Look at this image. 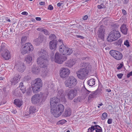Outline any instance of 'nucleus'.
Wrapping results in <instances>:
<instances>
[{"label": "nucleus", "mask_w": 132, "mask_h": 132, "mask_svg": "<svg viewBox=\"0 0 132 132\" xmlns=\"http://www.w3.org/2000/svg\"><path fill=\"white\" fill-rule=\"evenodd\" d=\"M80 69L76 71L78 77L80 79H84L86 78L89 72L90 71L92 67L88 62H82L80 65Z\"/></svg>", "instance_id": "f257e3e1"}, {"label": "nucleus", "mask_w": 132, "mask_h": 132, "mask_svg": "<svg viewBox=\"0 0 132 132\" xmlns=\"http://www.w3.org/2000/svg\"><path fill=\"white\" fill-rule=\"evenodd\" d=\"M39 56L37 60V63L39 64L41 68H45L46 67L48 63L49 60L47 51L41 49L38 53Z\"/></svg>", "instance_id": "f03ea898"}, {"label": "nucleus", "mask_w": 132, "mask_h": 132, "mask_svg": "<svg viewBox=\"0 0 132 132\" xmlns=\"http://www.w3.org/2000/svg\"><path fill=\"white\" fill-rule=\"evenodd\" d=\"M48 94V92H47L44 93L40 92L39 93L35 94L31 98V103L36 104L44 102L47 98Z\"/></svg>", "instance_id": "7ed1b4c3"}, {"label": "nucleus", "mask_w": 132, "mask_h": 132, "mask_svg": "<svg viewBox=\"0 0 132 132\" xmlns=\"http://www.w3.org/2000/svg\"><path fill=\"white\" fill-rule=\"evenodd\" d=\"M31 84L32 90L34 93H37L39 92L40 90V89L43 86L42 80L39 78L35 79Z\"/></svg>", "instance_id": "20e7f679"}, {"label": "nucleus", "mask_w": 132, "mask_h": 132, "mask_svg": "<svg viewBox=\"0 0 132 132\" xmlns=\"http://www.w3.org/2000/svg\"><path fill=\"white\" fill-rule=\"evenodd\" d=\"M64 109V108L63 105L62 104H60L55 106V108H51V112L54 117L57 118L62 114Z\"/></svg>", "instance_id": "39448f33"}, {"label": "nucleus", "mask_w": 132, "mask_h": 132, "mask_svg": "<svg viewBox=\"0 0 132 132\" xmlns=\"http://www.w3.org/2000/svg\"><path fill=\"white\" fill-rule=\"evenodd\" d=\"M60 52L64 55H71L73 52L71 48H69L67 45L62 44L60 45L59 48Z\"/></svg>", "instance_id": "423d86ee"}, {"label": "nucleus", "mask_w": 132, "mask_h": 132, "mask_svg": "<svg viewBox=\"0 0 132 132\" xmlns=\"http://www.w3.org/2000/svg\"><path fill=\"white\" fill-rule=\"evenodd\" d=\"M121 36L120 32L116 30L111 31L107 38V41L111 42L117 40Z\"/></svg>", "instance_id": "0eeeda50"}, {"label": "nucleus", "mask_w": 132, "mask_h": 132, "mask_svg": "<svg viewBox=\"0 0 132 132\" xmlns=\"http://www.w3.org/2000/svg\"><path fill=\"white\" fill-rule=\"evenodd\" d=\"M64 83L66 87L72 88L76 85L77 81L74 77L71 76L66 79Z\"/></svg>", "instance_id": "6e6552de"}, {"label": "nucleus", "mask_w": 132, "mask_h": 132, "mask_svg": "<svg viewBox=\"0 0 132 132\" xmlns=\"http://www.w3.org/2000/svg\"><path fill=\"white\" fill-rule=\"evenodd\" d=\"M66 59L65 57L57 52L55 54L54 60L55 62L59 64H62L63 62L65 61Z\"/></svg>", "instance_id": "1a4fd4ad"}, {"label": "nucleus", "mask_w": 132, "mask_h": 132, "mask_svg": "<svg viewBox=\"0 0 132 132\" xmlns=\"http://www.w3.org/2000/svg\"><path fill=\"white\" fill-rule=\"evenodd\" d=\"M34 48L31 44L29 43H27L25 44L24 46L22 48L21 51L22 54L23 55L29 53L30 51H32Z\"/></svg>", "instance_id": "9d476101"}, {"label": "nucleus", "mask_w": 132, "mask_h": 132, "mask_svg": "<svg viewBox=\"0 0 132 132\" xmlns=\"http://www.w3.org/2000/svg\"><path fill=\"white\" fill-rule=\"evenodd\" d=\"M110 54L117 60H121L123 57V55L120 52L116 50H111L109 52Z\"/></svg>", "instance_id": "9b49d317"}, {"label": "nucleus", "mask_w": 132, "mask_h": 132, "mask_svg": "<svg viewBox=\"0 0 132 132\" xmlns=\"http://www.w3.org/2000/svg\"><path fill=\"white\" fill-rule=\"evenodd\" d=\"M104 32L105 29L104 27L103 26H101L98 29V37L99 38L97 40V41L98 42L100 41V40L103 41L104 40Z\"/></svg>", "instance_id": "f8f14e48"}, {"label": "nucleus", "mask_w": 132, "mask_h": 132, "mask_svg": "<svg viewBox=\"0 0 132 132\" xmlns=\"http://www.w3.org/2000/svg\"><path fill=\"white\" fill-rule=\"evenodd\" d=\"M60 75L61 78H65L69 75L70 70L68 68H61L59 71Z\"/></svg>", "instance_id": "ddd939ff"}, {"label": "nucleus", "mask_w": 132, "mask_h": 132, "mask_svg": "<svg viewBox=\"0 0 132 132\" xmlns=\"http://www.w3.org/2000/svg\"><path fill=\"white\" fill-rule=\"evenodd\" d=\"M77 90L74 88L70 90L67 93V98L70 100H72L76 96Z\"/></svg>", "instance_id": "4468645a"}, {"label": "nucleus", "mask_w": 132, "mask_h": 132, "mask_svg": "<svg viewBox=\"0 0 132 132\" xmlns=\"http://www.w3.org/2000/svg\"><path fill=\"white\" fill-rule=\"evenodd\" d=\"M87 132H102V128L99 126L95 125L92 126L88 129Z\"/></svg>", "instance_id": "2eb2a0df"}, {"label": "nucleus", "mask_w": 132, "mask_h": 132, "mask_svg": "<svg viewBox=\"0 0 132 132\" xmlns=\"http://www.w3.org/2000/svg\"><path fill=\"white\" fill-rule=\"evenodd\" d=\"M101 89H97L95 91L91 92V93L89 94L88 97V100H90L91 99L96 97V95H99L101 93Z\"/></svg>", "instance_id": "dca6fc26"}, {"label": "nucleus", "mask_w": 132, "mask_h": 132, "mask_svg": "<svg viewBox=\"0 0 132 132\" xmlns=\"http://www.w3.org/2000/svg\"><path fill=\"white\" fill-rule=\"evenodd\" d=\"M59 99L56 97L52 98L50 99V106L51 108H55L57 104L59 101Z\"/></svg>", "instance_id": "f3484780"}, {"label": "nucleus", "mask_w": 132, "mask_h": 132, "mask_svg": "<svg viewBox=\"0 0 132 132\" xmlns=\"http://www.w3.org/2000/svg\"><path fill=\"white\" fill-rule=\"evenodd\" d=\"M57 97L60 100H61L62 101L64 102H65L66 101L65 95L63 94V91L62 90L60 89L59 91Z\"/></svg>", "instance_id": "a211bd4d"}, {"label": "nucleus", "mask_w": 132, "mask_h": 132, "mask_svg": "<svg viewBox=\"0 0 132 132\" xmlns=\"http://www.w3.org/2000/svg\"><path fill=\"white\" fill-rule=\"evenodd\" d=\"M21 78V76L19 74L15 75L14 77L10 81L12 85H15L20 80Z\"/></svg>", "instance_id": "6ab92c4d"}, {"label": "nucleus", "mask_w": 132, "mask_h": 132, "mask_svg": "<svg viewBox=\"0 0 132 132\" xmlns=\"http://www.w3.org/2000/svg\"><path fill=\"white\" fill-rule=\"evenodd\" d=\"M18 71L21 72H23L26 69L25 64L23 62H19L16 65Z\"/></svg>", "instance_id": "aec40b11"}, {"label": "nucleus", "mask_w": 132, "mask_h": 132, "mask_svg": "<svg viewBox=\"0 0 132 132\" xmlns=\"http://www.w3.org/2000/svg\"><path fill=\"white\" fill-rule=\"evenodd\" d=\"M1 55L5 60H8L11 57L10 53L8 50L5 51L1 53Z\"/></svg>", "instance_id": "412c9836"}, {"label": "nucleus", "mask_w": 132, "mask_h": 132, "mask_svg": "<svg viewBox=\"0 0 132 132\" xmlns=\"http://www.w3.org/2000/svg\"><path fill=\"white\" fill-rule=\"evenodd\" d=\"M58 41L57 40H51L49 43V46L50 49L51 50H55L56 48L57 44Z\"/></svg>", "instance_id": "4be33fe9"}, {"label": "nucleus", "mask_w": 132, "mask_h": 132, "mask_svg": "<svg viewBox=\"0 0 132 132\" xmlns=\"http://www.w3.org/2000/svg\"><path fill=\"white\" fill-rule=\"evenodd\" d=\"M44 37L43 36H40L34 40L35 45H39L43 40Z\"/></svg>", "instance_id": "5701e85b"}, {"label": "nucleus", "mask_w": 132, "mask_h": 132, "mask_svg": "<svg viewBox=\"0 0 132 132\" xmlns=\"http://www.w3.org/2000/svg\"><path fill=\"white\" fill-rule=\"evenodd\" d=\"M120 29L121 31L122 34L125 35L127 34L128 29L127 28L126 25L123 24L122 25Z\"/></svg>", "instance_id": "b1692460"}, {"label": "nucleus", "mask_w": 132, "mask_h": 132, "mask_svg": "<svg viewBox=\"0 0 132 132\" xmlns=\"http://www.w3.org/2000/svg\"><path fill=\"white\" fill-rule=\"evenodd\" d=\"M40 70L39 66H34L32 69V71L35 74H36L39 73Z\"/></svg>", "instance_id": "393cba45"}, {"label": "nucleus", "mask_w": 132, "mask_h": 132, "mask_svg": "<svg viewBox=\"0 0 132 132\" xmlns=\"http://www.w3.org/2000/svg\"><path fill=\"white\" fill-rule=\"evenodd\" d=\"M71 113V111L70 108H67L65 109L64 113L63 114V116L64 117L69 116Z\"/></svg>", "instance_id": "a878e982"}, {"label": "nucleus", "mask_w": 132, "mask_h": 132, "mask_svg": "<svg viewBox=\"0 0 132 132\" xmlns=\"http://www.w3.org/2000/svg\"><path fill=\"white\" fill-rule=\"evenodd\" d=\"M75 64V62L73 60H70L69 61L65 63V65L71 68L72 67L73 65Z\"/></svg>", "instance_id": "bb28decb"}, {"label": "nucleus", "mask_w": 132, "mask_h": 132, "mask_svg": "<svg viewBox=\"0 0 132 132\" xmlns=\"http://www.w3.org/2000/svg\"><path fill=\"white\" fill-rule=\"evenodd\" d=\"M25 60L26 61V63L31 64L32 61V57L30 55H28L25 58Z\"/></svg>", "instance_id": "cd10ccee"}, {"label": "nucleus", "mask_w": 132, "mask_h": 132, "mask_svg": "<svg viewBox=\"0 0 132 132\" xmlns=\"http://www.w3.org/2000/svg\"><path fill=\"white\" fill-rule=\"evenodd\" d=\"M19 87L22 93L24 94L26 91V88L23 85V83L22 82H21L20 83Z\"/></svg>", "instance_id": "c85d7f7f"}, {"label": "nucleus", "mask_w": 132, "mask_h": 132, "mask_svg": "<svg viewBox=\"0 0 132 132\" xmlns=\"http://www.w3.org/2000/svg\"><path fill=\"white\" fill-rule=\"evenodd\" d=\"M32 87H29L28 88H27L26 90V95L27 96H30L32 93Z\"/></svg>", "instance_id": "c756f323"}, {"label": "nucleus", "mask_w": 132, "mask_h": 132, "mask_svg": "<svg viewBox=\"0 0 132 132\" xmlns=\"http://www.w3.org/2000/svg\"><path fill=\"white\" fill-rule=\"evenodd\" d=\"M14 103L18 107H20L22 105L21 101L17 99H15Z\"/></svg>", "instance_id": "7c9ffc66"}, {"label": "nucleus", "mask_w": 132, "mask_h": 132, "mask_svg": "<svg viewBox=\"0 0 132 132\" xmlns=\"http://www.w3.org/2000/svg\"><path fill=\"white\" fill-rule=\"evenodd\" d=\"M6 44L4 43H2L1 45V49L0 50V53H1L3 52L6 51L7 49L6 47Z\"/></svg>", "instance_id": "2f4dec72"}, {"label": "nucleus", "mask_w": 132, "mask_h": 132, "mask_svg": "<svg viewBox=\"0 0 132 132\" xmlns=\"http://www.w3.org/2000/svg\"><path fill=\"white\" fill-rule=\"evenodd\" d=\"M87 83L90 86H92L95 84V80L93 78L91 79L88 80Z\"/></svg>", "instance_id": "473e14b6"}, {"label": "nucleus", "mask_w": 132, "mask_h": 132, "mask_svg": "<svg viewBox=\"0 0 132 132\" xmlns=\"http://www.w3.org/2000/svg\"><path fill=\"white\" fill-rule=\"evenodd\" d=\"M21 94L20 90L19 89H16L14 92L13 94L14 95L16 96H20Z\"/></svg>", "instance_id": "72a5a7b5"}, {"label": "nucleus", "mask_w": 132, "mask_h": 132, "mask_svg": "<svg viewBox=\"0 0 132 132\" xmlns=\"http://www.w3.org/2000/svg\"><path fill=\"white\" fill-rule=\"evenodd\" d=\"M49 38L51 40H57L56 36L55 35L53 34H51L49 36Z\"/></svg>", "instance_id": "f704fd0d"}, {"label": "nucleus", "mask_w": 132, "mask_h": 132, "mask_svg": "<svg viewBox=\"0 0 132 132\" xmlns=\"http://www.w3.org/2000/svg\"><path fill=\"white\" fill-rule=\"evenodd\" d=\"M122 42V39H120L117 41V42L115 43L116 45H117L118 46H119V47H120L121 46Z\"/></svg>", "instance_id": "c9c22d12"}, {"label": "nucleus", "mask_w": 132, "mask_h": 132, "mask_svg": "<svg viewBox=\"0 0 132 132\" xmlns=\"http://www.w3.org/2000/svg\"><path fill=\"white\" fill-rule=\"evenodd\" d=\"M31 114L35 113V112L36 109L34 106H31L30 107L29 109V110Z\"/></svg>", "instance_id": "e433bc0d"}, {"label": "nucleus", "mask_w": 132, "mask_h": 132, "mask_svg": "<svg viewBox=\"0 0 132 132\" xmlns=\"http://www.w3.org/2000/svg\"><path fill=\"white\" fill-rule=\"evenodd\" d=\"M67 122L65 120L62 119L60 120L57 122V124L58 125H63Z\"/></svg>", "instance_id": "4c0bfd02"}, {"label": "nucleus", "mask_w": 132, "mask_h": 132, "mask_svg": "<svg viewBox=\"0 0 132 132\" xmlns=\"http://www.w3.org/2000/svg\"><path fill=\"white\" fill-rule=\"evenodd\" d=\"M31 114L29 110H26L24 113V116H28L27 118H28L29 117H30V115Z\"/></svg>", "instance_id": "58836bf2"}, {"label": "nucleus", "mask_w": 132, "mask_h": 132, "mask_svg": "<svg viewBox=\"0 0 132 132\" xmlns=\"http://www.w3.org/2000/svg\"><path fill=\"white\" fill-rule=\"evenodd\" d=\"M107 116V114L106 112L103 113L102 114V116L101 117V119L102 120H104L106 118Z\"/></svg>", "instance_id": "ea45409f"}, {"label": "nucleus", "mask_w": 132, "mask_h": 132, "mask_svg": "<svg viewBox=\"0 0 132 132\" xmlns=\"http://www.w3.org/2000/svg\"><path fill=\"white\" fill-rule=\"evenodd\" d=\"M124 45L126 46L127 47H128L130 46L129 40L127 39L124 42Z\"/></svg>", "instance_id": "a19ab883"}, {"label": "nucleus", "mask_w": 132, "mask_h": 132, "mask_svg": "<svg viewBox=\"0 0 132 132\" xmlns=\"http://www.w3.org/2000/svg\"><path fill=\"white\" fill-rule=\"evenodd\" d=\"M97 7L98 9H101L103 8H104L105 7V6L103 4H102L100 5H98L97 6Z\"/></svg>", "instance_id": "79ce46f5"}, {"label": "nucleus", "mask_w": 132, "mask_h": 132, "mask_svg": "<svg viewBox=\"0 0 132 132\" xmlns=\"http://www.w3.org/2000/svg\"><path fill=\"white\" fill-rule=\"evenodd\" d=\"M27 38L26 36L23 37L21 39V42L22 43H24L27 40Z\"/></svg>", "instance_id": "37998d69"}, {"label": "nucleus", "mask_w": 132, "mask_h": 132, "mask_svg": "<svg viewBox=\"0 0 132 132\" xmlns=\"http://www.w3.org/2000/svg\"><path fill=\"white\" fill-rule=\"evenodd\" d=\"M119 27V25L117 24H115L112 25L113 29L116 30V29H117Z\"/></svg>", "instance_id": "c03bdc74"}, {"label": "nucleus", "mask_w": 132, "mask_h": 132, "mask_svg": "<svg viewBox=\"0 0 132 132\" xmlns=\"http://www.w3.org/2000/svg\"><path fill=\"white\" fill-rule=\"evenodd\" d=\"M80 102V101L79 100V98H75L73 101V104H75L77 103L78 102Z\"/></svg>", "instance_id": "a18cd8bd"}, {"label": "nucleus", "mask_w": 132, "mask_h": 132, "mask_svg": "<svg viewBox=\"0 0 132 132\" xmlns=\"http://www.w3.org/2000/svg\"><path fill=\"white\" fill-rule=\"evenodd\" d=\"M43 32L46 35H49L50 34L49 31L46 29H44Z\"/></svg>", "instance_id": "49530a36"}, {"label": "nucleus", "mask_w": 132, "mask_h": 132, "mask_svg": "<svg viewBox=\"0 0 132 132\" xmlns=\"http://www.w3.org/2000/svg\"><path fill=\"white\" fill-rule=\"evenodd\" d=\"M24 79L27 81L31 79V78L29 76H26L24 78Z\"/></svg>", "instance_id": "de8ad7c7"}, {"label": "nucleus", "mask_w": 132, "mask_h": 132, "mask_svg": "<svg viewBox=\"0 0 132 132\" xmlns=\"http://www.w3.org/2000/svg\"><path fill=\"white\" fill-rule=\"evenodd\" d=\"M123 75V74L122 73H120L117 74V76L119 79H121L122 78V76Z\"/></svg>", "instance_id": "09e8293b"}, {"label": "nucleus", "mask_w": 132, "mask_h": 132, "mask_svg": "<svg viewBox=\"0 0 132 132\" xmlns=\"http://www.w3.org/2000/svg\"><path fill=\"white\" fill-rule=\"evenodd\" d=\"M123 63H121L118 66V67L117 68V69L118 70H119L121 69V68L123 67Z\"/></svg>", "instance_id": "8fccbe9b"}, {"label": "nucleus", "mask_w": 132, "mask_h": 132, "mask_svg": "<svg viewBox=\"0 0 132 132\" xmlns=\"http://www.w3.org/2000/svg\"><path fill=\"white\" fill-rule=\"evenodd\" d=\"M47 9L48 10H52L53 9V7L51 5H48Z\"/></svg>", "instance_id": "3c124183"}, {"label": "nucleus", "mask_w": 132, "mask_h": 132, "mask_svg": "<svg viewBox=\"0 0 132 132\" xmlns=\"http://www.w3.org/2000/svg\"><path fill=\"white\" fill-rule=\"evenodd\" d=\"M54 53L53 52H52L51 53V55H50L51 59V60L52 61L53 60H54Z\"/></svg>", "instance_id": "603ef678"}, {"label": "nucleus", "mask_w": 132, "mask_h": 132, "mask_svg": "<svg viewBox=\"0 0 132 132\" xmlns=\"http://www.w3.org/2000/svg\"><path fill=\"white\" fill-rule=\"evenodd\" d=\"M112 119H109L108 120L107 122L108 124H111L112 122Z\"/></svg>", "instance_id": "864d4df0"}, {"label": "nucleus", "mask_w": 132, "mask_h": 132, "mask_svg": "<svg viewBox=\"0 0 132 132\" xmlns=\"http://www.w3.org/2000/svg\"><path fill=\"white\" fill-rule=\"evenodd\" d=\"M37 30L38 31H39L42 32H43L44 29L42 28H39L37 29Z\"/></svg>", "instance_id": "5fc2aeb1"}, {"label": "nucleus", "mask_w": 132, "mask_h": 132, "mask_svg": "<svg viewBox=\"0 0 132 132\" xmlns=\"http://www.w3.org/2000/svg\"><path fill=\"white\" fill-rule=\"evenodd\" d=\"M132 76V71H131L128 73L127 75V77L128 78H129L130 76Z\"/></svg>", "instance_id": "6e6d98bb"}, {"label": "nucleus", "mask_w": 132, "mask_h": 132, "mask_svg": "<svg viewBox=\"0 0 132 132\" xmlns=\"http://www.w3.org/2000/svg\"><path fill=\"white\" fill-rule=\"evenodd\" d=\"M88 18V16L87 15H86L83 16L82 18L84 20H85L87 19V18Z\"/></svg>", "instance_id": "4d7b16f0"}, {"label": "nucleus", "mask_w": 132, "mask_h": 132, "mask_svg": "<svg viewBox=\"0 0 132 132\" xmlns=\"http://www.w3.org/2000/svg\"><path fill=\"white\" fill-rule=\"evenodd\" d=\"M21 14L24 15H27L28 14V13L27 12L24 11Z\"/></svg>", "instance_id": "13d9d810"}, {"label": "nucleus", "mask_w": 132, "mask_h": 132, "mask_svg": "<svg viewBox=\"0 0 132 132\" xmlns=\"http://www.w3.org/2000/svg\"><path fill=\"white\" fill-rule=\"evenodd\" d=\"M39 4L40 5H44L45 4V2H39Z\"/></svg>", "instance_id": "bf43d9fd"}, {"label": "nucleus", "mask_w": 132, "mask_h": 132, "mask_svg": "<svg viewBox=\"0 0 132 132\" xmlns=\"http://www.w3.org/2000/svg\"><path fill=\"white\" fill-rule=\"evenodd\" d=\"M58 42L59 43H60L61 45V44H64L63 40L61 39H59Z\"/></svg>", "instance_id": "052dcab7"}, {"label": "nucleus", "mask_w": 132, "mask_h": 132, "mask_svg": "<svg viewBox=\"0 0 132 132\" xmlns=\"http://www.w3.org/2000/svg\"><path fill=\"white\" fill-rule=\"evenodd\" d=\"M63 5V3H61L60 2H59L57 3V5L58 7H60Z\"/></svg>", "instance_id": "680f3d73"}, {"label": "nucleus", "mask_w": 132, "mask_h": 132, "mask_svg": "<svg viewBox=\"0 0 132 132\" xmlns=\"http://www.w3.org/2000/svg\"><path fill=\"white\" fill-rule=\"evenodd\" d=\"M77 36L78 38H80L81 39H83L84 38V37L80 35H77Z\"/></svg>", "instance_id": "e2e57ef3"}, {"label": "nucleus", "mask_w": 132, "mask_h": 132, "mask_svg": "<svg viewBox=\"0 0 132 132\" xmlns=\"http://www.w3.org/2000/svg\"><path fill=\"white\" fill-rule=\"evenodd\" d=\"M122 13L124 15H125L127 13H126V10H124L123 9L122 10Z\"/></svg>", "instance_id": "0e129e2a"}, {"label": "nucleus", "mask_w": 132, "mask_h": 132, "mask_svg": "<svg viewBox=\"0 0 132 132\" xmlns=\"http://www.w3.org/2000/svg\"><path fill=\"white\" fill-rule=\"evenodd\" d=\"M36 19L37 21H40L41 20V18L39 17H37L36 18Z\"/></svg>", "instance_id": "69168bd1"}, {"label": "nucleus", "mask_w": 132, "mask_h": 132, "mask_svg": "<svg viewBox=\"0 0 132 132\" xmlns=\"http://www.w3.org/2000/svg\"><path fill=\"white\" fill-rule=\"evenodd\" d=\"M129 1V0H124V3L127 4L128 3Z\"/></svg>", "instance_id": "338daca9"}, {"label": "nucleus", "mask_w": 132, "mask_h": 132, "mask_svg": "<svg viewBox=\"0 0 132 132\" xmlns=\"http://www.w3.org/2000/svg\"><path fill=\"white\" fill-rule=\"evenodd\" d=\"M106 91L108 92H111V90L110 89H105Z\"/></svg>", "instance_id": "774afa93"}]
</instances>
